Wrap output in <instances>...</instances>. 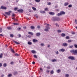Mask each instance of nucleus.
I'll return each mask as SVG.
<instances>
[{"label":"nucleus","mask_w":77,"mask_h":77,"mask_svg":"<svg viewBox=\"0 0 77 77\" xmlns=\"http://www.w3.org/2000/svg\"><path fill=\"white\" fill-rule=\"evenodd\" d=\"M75 23L77 24V20L76 19H75Z\"/></svg>","instance_id":"obj_41"},{"label":"nucleus","mask_w":77,"mask_h":77,"mask_svg":"<svg viewBox=\"0 0 77 77\" xmlns=\"http://www.w3.org/2000/svg\"><path fill=\"white\" fill-rule=\"evenodd\" d=\"M70 52L72 53L73 55H77V49L71 50L70 51Z\"/></svg>","instance_id":"obj_2"},{"label":"nucleus","mask_w":77,"mask_h":77,"mask_svg":"<svg viewBox=\"0 0 77 77\" xmlns=\"http://www.w3.org/2000/svg\"><path fill=\"white\" fill-rule=\"evenodd\" d=\"M68 8H72V5H69L68 6Z\"/></svg>","instance_id":"obj_39"},{"label":"nucleus","mask_w":77,"mask_h":77,"mask_svg":"<svg viewBox=\"0 0 77 77\" xmlns=\"http://www.w3.org/2000/svg\"><path fill=\"white\" fill-rule=\"evenodd\" d=\"M28 34L29 35H31V36H32V35H33V32H29Z\"/></svg>","instance_id":"obj_16"},{"label":"nucleus","mask_w":77,"mask_h":77,"mask_svg":"<svg viewBox=\"0 0 77 77\" xmlns=\"http://www.w3.org/2000/svg\"><path fill=\"white\" fill-rule=\"evenodd\" d=\"M65 76L66 77H69V74H66L65 75Z\"/></svg>","instance_id":"obj_28"},{"label":"nucleus","mask_w":77,"mask_h":77,"mask_svg":"<svg viewBox=\"0 0 77 77\" xmlns=\"http://www.w3.org/2000/svg\"><path fill=\"white\" fill-rule=\"evenodd\" d=\"M12 12V11H9L8 12H5V14H6V15H8V16H10L11 15V13Z\"/></svg>","instance_id":"obj_6"},{"label":"nucleus","mask_w":77,"mask_h":77,"mask_svg":"<svg viewBox=\"0 0 77 77\" xmlns=\"http://www.w3.org/2000/svg\"><path fill=\"white\" fill-rule=\"evenodd\" d=\"M49 14L51 15H54V13L53 12H50L49 13Z\"/></svg>","instance_id":"obj_13"},{"label":"nucleus","mask_w":77,"mask_h":77,"mask_svg":"<svg viewBox=\"0 0 77 77\" xmlns=\"http://www.w3.org/2000/svg\"><path fill=\"white\" fill-rule=\"evenodd\" d=\"M41 13L42 14H44V13H45V11H40Z\"/></svg>","instance_id":"obj_26"},{"label":"nucleus","mask_w":77,"mask_h":77,"mask_svg":"<svg viewBox=\"0 0 77 77\" xmlns=\"http://www.w3.org/2000/svg\"><path fill=\"white\" fill-rule=\"evenodd\" d=\"M47 69H50V66L47 67Z\"/></svg>","instance_id":"obj_62"},{"label":"nucleus","mask_w":77,"mask_h":77,"mask_svg":"<svg viewBox=\"0 0 77 77\" xmlns=\"http://www.w3.org/2000/svg\"><path fill=\"white\" fill-rule=\"evenodd\" d=\"M1 77H4V75L2 74L1 75Z\"/></svg>","instance_id":"obj_64"},{"label":"nucleus","mask_w":77,"mask_h":77,"mask_svg":"<svg viewBox=\"0 0 77 77\" xmlns=\"http://www.w3.org/2000/svg\"><path fill=\"white\" fill-rule=\"evenodd\" d=\"M10 64H11V65H13V64H14V62H11Z\"/></svg>","instance_id":"obj_53"},{"label":"nucleus","mask_w":77,"mask_h":77,"mask_svg":"<svg viewBox=\"0 0 77 77\" xmlns=\"http://www.w3.org/2000/svg\"><path fill=\"white\" fill-rule=\"evenodd\" d=\"M8 77H12V74H10L8 75Z\"/></svg>","instance_id":"obj_30"},{"label":"nucleus","mask_w":77,"mask_h":77,"mask_svg":"<svg viewBox=\"0 0 77 77\" xmlns=\"http://www.w3.org/2000/svg\"><path fill=\"white\" fill-rule=\"evenodd\" d=\"M45 25H46L47 26H45L46 29H44V31H45V32H48V31L49 29H50V27L48 26H51V25L49 24H47V23H45Z\"/></svg>","instance_id":"obj_1"},{"label":"nucleus","mask_w":77,"mask_h":77,"mask_svg":"<svg viewBox=\"0 0 77 77\" xmlns=\"http://www.w3.org/2000/svg\"><path fill=\"white\" fill-rule=\"evenodd\" d=\"M46 72L48 73H49V72H50V70H48Z\"/></svg>","instance_id":"obj_58"},{"label":"nucleus","mask_w":77,"mask_h":77,"mask_svg":"<svg viewBox=\"0 0 77 77\" xmlns=\"http://www.w3.org/2000/svg\"><path fill=\"white\" fill-rule=\"evenodd\" d=\"M41 35V33L37 32L36 33V36H39Z\"/></svg>","instance_id":"obj_11"},{"label":"nucleus","mask_w":77,"mask_h":77,"mask_svg":"<svg viewBox=\"0 0 77 77\" xmlns=\"http://www.w3.org/2000/svg\"><path fill=\"white\" fill-rule=\"evenodd\" d=\"M51 61L52 62H57V60L56 59H52Z\"/></svg>","instance_id":"obj_15"},{"label":"nucleus","mask_w":77,"mask_h":77,"mask_svg":"<svg viewBox=\"0 0 77 77\" xmlns=\"http://www.w3.org/2000/svg\"><path fill=\"white\" fill-rule=\"evenodd\" d=\"M72 41V40H69L68 41V43H70V42H71Z\"/></svg>","instance_id":"obj_34"},{"label":"nucleus","mask_w":77,"mask_h":77,"mask_svg":"<svg viewBox=\"0 0 77 77\" xmlns=\"http://www.w3.org/2000/svg\"><path fill=\"white\" fill-rule=\"evenodd\" d=\"M7 66V64H6V63H4L3 64V66L4 67H6V66Z\"/></svg>","instance_id":"obj_33"},{"label":"nucleus","mask_w":77,"mask_h":77,"mask_svg":"<svg viewBox=\"0 0 77 77\" xmlns=\"http://www.w3.org/2000/svg\"><path fill=\"white\" fill-rule=\"evenodd\" d=\"M28 44H29V45H31L32 43L30 42H28Z\"/></svg>","instance_id":"obj_31"},{"label":"nucleus","mask_w":77,"mask_h":77,"mask_svg":"<svg viewBox=\"0 0 77 77\" xmlns=\"http://www.w3.org/2000/svg\"><path fill=\"white\" fill-rule=\"evenodd\" d=\"M13 74H14V75H17V74H18V72H14L13 73Z\"/></svg>","instance_id":"obj_20"},{"label":"nucleus","mask_w":77,"mask_h":77,"mask_svg":"<svg viewBox=\"0 0 77 77\" xmlns=\"http://www.w3.org/2000/svg\"><path fill=\"white\" fill-rule=\"evenodd\" d=\"M56 54H59V52H58V51H57L56 53Z\"/></svg>","instance_id":"obj_61"},{"label":"nucleus","mask_w":77,"mask_h":77,"mask_svg":"<svg viewBox=\"0 0 77 77\" xmlns=\"http://www.w3.org/2000/svg\"><path fill=\"white\" fill-rule=\"evenodd\" d=\"M2 14L3 15H4V16H5V17L6 18L7 17V16H6V15L5 14H4L3 13Z\"/></svg>","instance_id":"obj_55"},{"label":"nucleus","mask_w":77,"mask_h":77,"mask_svg":"<svg viewBox=\"0 0 77 77\" xmlns=\"http://www.w3.org/2000/svg\"><path fill=\"white\" fill-rule=\"evenodd\" d=\"M68 58L69 59H71L72 60H75V58L72 56H70L68 57Z\"/></svg>","instance_id":"obj_5"},{"label":"nucleus","mask_w":77,"mask_h":77,"mask_svg":"<svg viewBox=\"0 0 77 77\" xmlns=\"http://www.w3.org/2000/svg\"><path fill=\"white\" fill-rule=\"evenodd\" d=\"M56 26L57 27H59V24H57V23L56 24Z\"/></svg>","instance_id":"obj_51"},{"label":"nucleus","mask_w":77,"mask_h":77,"mask_svg":"<svg viewBox=\"0 0 77 77\" xmlns=\"http://www.w3.org/2000/svg\"><path fill=\"white\" fill-rule=\"evenodd\" d=\"M40 45L41 46H44V43H42L40 44Z\"/></svg>","instance_id":"obj_49"},{"label":"nucleus","mask_w":77,"mask_h":77,"mask_svg":"<svg viewBox=\"0 0 77 77\" xmlns=\"http://www.w3.org/2000/svg\"><path fill=\"white\" fill-rule=\"evenodd\" d=\"M32 9H33L34 11H36V8L34 7H32Z\"/></svg>","instance_id":"obj_29"},{"label":"nucleus","mask_w":77,"mask_h":77,"mask_svg":"<svg viewBox=\"0 0 77 77\" xmlns=\"http://www.w3.org/2000/svg\"><path fill=\"white\" fill-rule=\"evenodd\" d=\"M32 41L33 42H38V40H36L35 39H33Z\"/></svg>","instance_id":"obj_12"},{"label":"nucleus","mask_w":77,"mask_h":77,"mask_svg":"<svg viewBox=\"0 0 77 77\" xmlns=\"http://www.w3.org/2000/svg\"><path fill=\"white\" fill-rule=\"evenodd\" d=\"M57 72L58 73H59V72H60V69H58L57 70Z\"/></svg>","instance_id":"obj_27"},{"label":"nucleus","mask_w":77,"mask_h":77,"mask_svg":"<svg viewBox=\"0 0 77 77\" xmlns=\"http://www.w3.org/2000/svg\"><path fill=\"white\" fill-rule=\"evenodd\" d=\"M27 37H28V38H31V35H29Z\"/></svg>","instance_id":"obj_52"},{"label":"nucleus","mask_w":77,"mask_h":77,"mask_svg":"<svg viewBox=\"0 0 77 77\" xmlns=\"http://www.w3.org/2000/svg\"><path fill=\"white\" fill-rule=\"evenodd\" d=\"M69 36H67L66 37V39H69Z\"/></svg>","instance_id":"obj_36"},{"label":"nucleus","mask_w":77,"mask_h":77,"mask_svg":"<svg viewBox=\"0 0 77 77\" xmlns=\"http://www.w3.org/2000/svg\"><path fill=\"white\" fill-rule=\"evenodd\" d=\"M17 9H18V8H14V11H17Z\"/></svg>","instance_id":"obj_45"},{"label":"nucleus","mask_w":77,"mask_h":77,"mask_svg":"<svg viewBox=\"0 0 77 77\" xmlns=\"http://www.w3.org/2000/svg\"><path fill=\"white\" fill-rule=\"evenodd\" d=\"M54 73V71H53V70H52L51 71V74H53Z\"/></svg>","instance_id":"obj_35"},{"label":"nucleus","mask_w":77,"mask_h":77,"mask_svg":"<svg viewBox=\"0 0 77 77\" xmlns=\"http://www.w3.org/2000/svg\"><path fill=\"white\" fill-rule=\"evenodd\" d=\"M19 55L18 54H15V56H19Z\"/></svg>","instance_id":"obj_56"},{"label":"nucleus","mask_w":77,"mask_h":77,"mask_svg":"<svg viewBox=\"0 0 77 77\" xmlns=\"http://www.w3.org/2000/svg\"><path fill=\"white\" fill-rule=\"evenodd\" d=\"M69 5V3L68 2L65 3L64 4V5L65 6H67V5Z\"/></svg>","instance_id":"obj_14"},{"label":"nucleus","mask_w":77,"mask_h":77,"mask_svg":"<svg viewBox=\"0 0 77 77\" xmlns=\"http://www.w3.org/2000/svg\"><path fill=\"white\" fill-rule=\"evenodd\" d=\"M11 52H12V53H15V51H14V50H13L12 49V48H11Z\"/></svg>","instance_id":"obj_21"},{"label":"nucleus","mask_w":77,"mask_h":77,"mask_svg":"<svg viewBox=\"0 0 77 77\" xmlns=\"http://www.w3.org/2000/svg\"><path fill=\"white\" fill-rule=\"evenodd\" d=\"M72 47H73V45H71L69 47V48H72Z\"/></svg>","instance_id":"obj_25"},{"label":"nucleus","mask_w":77,"mask_h":77,"mask_svg":"<svg viewBox=\"0 0 77 77\" xmlns=\"http://www.w3.org/2000/svg\"><path fill=\"white\" fill-rule=\"evenodd\" d=\"M35 2H37V3H39V2H40V0H35Z\"/></svg>","instance_id":"obj_32"},{"label":"nucleus","mask_w":77,"mask_h":77,"mask_svg":"<svg viewBox=\"0 0 77 77\" xmlns=\"http://www.w3.org/2000/svg\"><path fill=\"white\" fill-rule=\"evenodd\" d=\"M21 28H17V30H21Z\"/></svg>","instance_id":"obj_50"},{"label":"nucleus","mask_w":77,"mask_h":77,"mask_svg":"<svg viewBox=\"0 0 77 77\" xmlns=\"http://www.w3.org/2000/svg\"><path fill=\"white\" fill-rule=\"evenodd\" d=\"M57 32L58 33H60V32H61V30H58L57 31Z\"/></svg>","instance_id":"obj_48"},{"label":"nucleus","mask_w":77,"mask_h":77,"mask_svg":"<svg viewBox=\"0 0 77 77\" xmlns=\"http://www.w3.org/2000/svg\"><path fill=\"white\" fill-rule=\"evenodd\" d=\"M3 55V54L1 53L0 55V58H2V55Z\"/></svg>","instance_id":"obj_37"},{"label":"nucleus","mask_w":77,"mask_h":77,"mask_svg":"<svg viewBox=\"0 0 77 77\" xmlns=\"http://www.w3.org/2000/svg\"><path fill=\"white\" fill-rule=\"evenodd\" d=\"M10 36L11 38H13V37H14V35L11 34L10 35Z\"/></svg>","instance_id":"obj_24"},{"label":"nucleus","mask_w":77,"mask_h":77,"mask_svg":"<svg viewBox=\"0 0 77 77\" xmlns=\"http://www.w3.org/2000/svg\"><path fill=\"white\" fill-rule=\"evenodd\" d=\"M59 51L60 52L61 51H62V52H64V51H65V49L63 48L61 49H60Z\"/></svg>","instance_id":"obj_10"},{"label":"nucleus","mask_w":77,"mask_h":77,"mask_svg":"<svg viewBox=\"0 0 77 77\" xmlns=\"http://www.w3.org/2000/svg\"><path fill=\"white\" fill-rule=\"evenodd\" d=\"M17 36H18L19 38H21V35L20 34L18 35Z\"/></svg>","instance_id":"obj_46"},{"label":"nucleus","mask_w":77,"mask_h":77,"mask_svg":"<svg viewBox=\"0 0 77 77\" xmlns=\"http://www.w3.org/2000/svg\"><path fill=\"white\" fill-rule=\"evenodd\" d=\"M45 11H48V8H45Z\"/></svg>","instance_id":"obj_47"},{"label":"nucleus","mask_w":77,"mask_h":77,"mask_svg":"<svg viewBox=\"0 0 77 77\" xmlns=\"http://www.w3.org/2000/svg\"><path fill=\"white\" fill-rule=\"evenodd\" d=\"M14 25H18L19 24V23H14Z\"/></svg>","instance_id":"obj_40"},{"label":"nucleus","mask_w":77,"mask_h":77,"mask_svg":"<svg viewBox=\"0 0 77 77\" xmlns=\"http://www.w3.org/2000/svg\"><path fill=\"white\" fill-rule=\"evenodd\" d=\"M7 29H8V30H12V28L10 27H8L7 28Z\"/></svg>","instance_id":"obj_23"},{"label":"nucleus","mask_w":77,"mask_h":77,"mask_svg":"<svg viewBox=\"0 0 77 77\" xmlns=\"http://www.w3.org/2000/svg\"><path fill=\"white\" fill-rule=\"evenodd\" d=\"M1 8L2 9H6V7L3 6H1Z\"/></svg>","instance_id":"obj_9"},{"label":"nucleus","mask_w":77,"mask_h":77,"mask_svg":"<svg viewBox=\"0 0 77 77\" xmlns=\"http://www.w3.org/2000/svg\"><path fill=\"white\" fill-rule=\"evenodd\" d=\"M2 63H0V67H2Z\"/></svg>","instance_id":"obj_54"},{"label":"nucleus","mask_w":77,"mask_h":77,"mask_svg":"<svg viewBox=\"0 0 77 77\" xmlns=\"http://www.w3.org/2000/svg\"><path fill=\"white\" fill-rule=\"evenodd\" d=\"M32 63L33 64V65H35V62L33 61L32 62Z\"/></svg>","instance_id":"obj_57"},{"label":"nucleus","mask_w":77,"mask_h":77,"mask_svg":"<svg viewBox=\"0 0 77 77\" xmlns=\"http://www.w3.org/2000/svg\"><path fill=\"white\" fill-rule=\"evenodd\" d=\"M34 57L35 58H36V59H37V58H38V57H37V56H36V55H34Z\"/></svg>","instance_id":"obj_43"},{"label":"nucleus","mask_w":77,"mask_h":77,"mask_svg":"<svg viewBox=\"0 0 77 77\" xmlns=\"http://www.w3.org/2000/svg\"><path fill=\"white\" fill-rule=\"evenodd\" d=\"M30 28L31 29H32V30H34V29H35V27L33 26H31Z\"/></svg>","instance_id":"obj_17"},{"label":"nucleus","mask_w":77,"mask_h":77,"mask_svg":"<svg viewBox=\"0 0 77 77\" xmlns=\"http://www.w3.org/2000/svg\"><path fill=\"white\" fill-rule=\"evenodd\" d=\"M74 47H75V48H77V45L76 44H75L74 45Z\"/></svg>","instance_id":"obj_38"},{"label":"nucleus","mask_w":77,"mask_h":77,"mask_svg":"<svg viewBox=\"0 0 77 77\" xmlns=\"http://www.w3.org/2000/svg\"><path fill=\"white\" fill-rule=\"evenodd\" d=\"M66 35L64 33H62L61 35V36L62 37H64L65 36H66Z\"/></svg>","instance_id":"obj_18"},{"label":"nucleus","mask_w":77,"mask_h":77,"mask_svg":"<svg viewBox=\"0 0 77 77\" xmlns=\"http://www.w3.org/2000/svg\"><path fill=\"white\" fill-rule=\"evenodd\" d=\"M65 12L63 11H61L60 12V13H59L57 14V16H60L62 15H65Z\"/></svg>","instance_id":"obj_4"},{"label":"nucleus","mask_w":77,"mask_h":77,"mask_svg":"<svg viewBox=\"0 0 77 77\" xmlns=\"http://www.w3.org/2000/svg\"><path fill=\"white\" fill-rule=\"evenodd\" d=\"M52 20L54 21H57L60 20V18L58 17H52Z\"/></svg>","instance_id":"obj_3"},{"label":"nucleus","mask_w":77,"mask_h":77,"mask_svg":"<svg viewBox=\"0 0 77 77\" xmlns=\"http://www.w3.org/2000/svg\"><path fill=\"white\" fill-rule=\"evenodd\" d=\"M58 6L57 5H56L55 6V8H57Z\"/></svg>","instance_id":"obj_60"},{"label":"nucleus","mask_w":77,"mask_h":77,"mask_svg":"<svg viewBox=\"0 0 77 77\" xmlns=\"http://www.w3.org/2000/svg\"><path fill=\"white\" fill-rule=\"evenodd\" d=\"M2 30H3V29L2 28H0V31H2Z\"/></svg>","instance_id":"obj_63"},{"label":"nucleus","mask_w":77,"mask_h":77,"mask_svg":"<svg viewBox=\"0 0 77 77\" xmlns=\"http://www.w3.org/2000/svg\"><path fill=\"white\" fill-rule=\"evenodd\" d=\"M40 28H41V26H37V28H38V29H40Z\"/></svg>","instance_id":"obj_59"},{"label":"nucleus","mask_w":77,"mask_h":77,"mask_svg":"<svg viewBox=\"0 0 77 77\" xmlns=\"http://www.w3.org/2000/svg\"><path fill=\"white\" fill-rule=\"evenodd\" d=\"M63 47H67L68 46V44L66 43H64L62 44Z\"/></svg>","instance_id":"obj_8"},{"label":"nucleus","mask_w":77,"mask_h":77,"mask_svg":"<svg viewBox=\"0 0 77 77\" xmlns=\"http://www.w3.org/2000/svg\"><path fill=\"white\" fill-rule=\"evenodd\" d=\"M12 19L13 20H14L15 21H18L17 19H15L14 18H12Z\"/></svg>","instance_id":"obj_44"},{"label":"nucleus","mask_w":77,"mask_h":77,"mask_svg":"<svg viewBox=\"0 0 77 77\" xmlns=\"http://www.w3.org/2000/svg\"><path fill=\"white\" fill-rule=\"evenodd\" d=\"M34 16H35V17H36V18H38V15L36 14H35Z\"/></svg>","instance_id":"obj_42"},{"label":"nucleus","mask_w":77,"mask_h":77,"mask_svg":"<svg viewBox=\"0 0 77 77\" xmlns=\"http://www.w3.org/2000/svg\"><path fill=\"white\" fill-rule=\"evenodd\" d=\"M32 53H33V54H35V53H36V51L34 50H32L31 51Z\"/></svg>","instance_id":"obj_22"},{"label":"nucleus","mask_w":77,"mask_h":77,"mask_svg":"<svg viewBox=\"0 0 77 77\" xmlns=\"http://www.w3.org/2000/svg\"><path fill=\"white\" fill-rule=\"evenodd\" d=\"M13 41L15 42V43H16L17 44H20V43L18 42H17L16 41H15L14 40H13Z\"/></svg>","instance_id":"obj_19"},{"label":"nucleus","mask_w":77,"mask_h":77,"mask_svg":"<svg viewBox=\"0 0 77 77\" xmlns=\"http://www.w3.org/2000/svg\"><path fill=\"white\" fill-rule=\"evenodd\" d=\"M17 11V12H19V13H22V12L24 11V10H23V9H21L19 10H18Z\"/></svg>","instance_id":"obj_7"}]
</instances>
